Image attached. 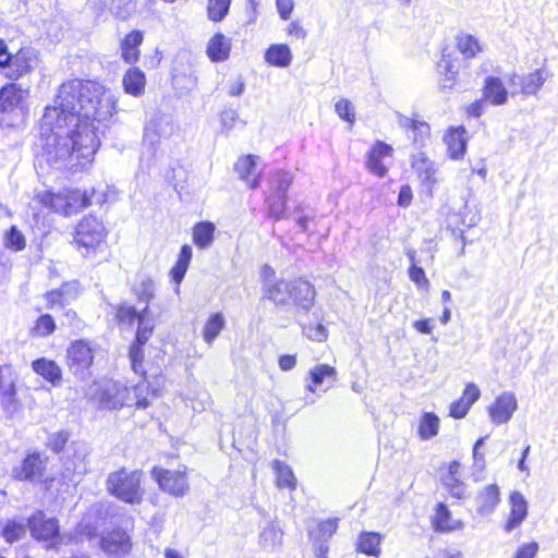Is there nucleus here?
I'll return each instance as SVG.
<instances>
[{
    "mask_svg": "<svg viewBox=\"0 0 558 558\" xmlns=\"http://www.w3.org/2000/svg\"><path fill=\"white\" fill-rule=\"evenodd\" d=\"M216 226L211 221L197 222L193 228V242L199 248L209 247L215 239Z\"/></svg>",
    "mask_w": 558,
    "mask_h": 558,
    "instance_id": "c756f323",
    "label": "nucleus"
},
{
    "mask_svg": "<svg viewBox=\"0 0 558 558\" xmlns=\"http://www.w3.org/2000/svg\"><path fill=\"white\" fill-rule=\"evenodd\" d=\"M238 118H239L238 112L233 109H225L220 113L221 124L227 130H230L233 128V124Z\"/></svg>",
    "mask_w": 558,
    "mask_h": 558,
    "instance_id": "69168bd1",
    "label": "nucleus"
},
{
    "mask_svg": "<svg viewBox=\"0 0 558 558\" xmlns=\"http://www.w3.org/2000/svg\"><path fill=\"white\" fill-rule=\"evenodd\" d=\"M230 40L221 33H216L207 45V56L213 62H221L229 58Z\"/></svg>",
    "mask_w": 558,
    "mask_h": 558,
    "instance_id": "bb28decb",
    "label": "nucleus"
},
{
    "mask_svg": "<svg viewBox=\"0 0 558 558\" xmlns=\"http://www.w3.org/2000/svg\"><path fill=\"white\" fill-rule=\"evenodd\" d=\"M303 333L315 341H324L327 338V330L322 324L303 326Z\"/></svg>",
    "mask_w": 558,
    "mask_h": 558,
    "instance_id": "13d9d810",
    "label": "nucleus"
},
{
    "mask_svg": "<svg viewBox=\"0 0 558 558\" xmlns=\"http://www.w3.org/2000/svg\"><path fill=\"white\" fill-rule=\"evenodd\" d=\"M141 483V471H128L122 468L109 473L106 486L111 496L125 504L137 505L142 502L144 494Z\"/></svg>",
    "mask_w": 558,
    "mask_h": 558,
    "instance_id": "f03ea898",
    "label": "nucleus"
},
{
    "mask_svg": "<svg viewBox=\"0 0 558 558\" xmlns=\"http://www.w3.org/2000/svg\"><path fill=\"white\" fill-rule=\"evenodd\" d=\"M265 61L277 68H287L291 64L292 52L286 44H272L265 51Z\"/></svg>",
    "mask_w": 558,
    "mask_h": 558,
    "instance_id": "cd10ccee",
    "label": "nucleus"
},
{
    "mask_svg": "<svg viewBox=\"0 0 558 558\" xmlns=\"http://www.w3.org/2000/svg\"><path fill=\"white\" fill-rule=\"evenodd\" d=\"M450 519V511L445 504L439 502L436 507V515L434 525L437 531H450L451 527L448 524Z\"/></svg>",
    "mask_w": 558,
    "mask_h": 558,
    "instance_id": "864d4df0",
    "label": "nucleus"
},
{
    "mask_svg": "<svg viewBox=\"0 0 558 558\" xmlns=\"http://www.w3.org/2000/svg\"><path fill=\"white\" fill-rule=\"evenodd\" d=\"M546 78L541 69L520 78L521 93L525 96L535 95L544 85Z\"/></svg>",
    "mask_w": 558,
    "mask_h": 558,
    "instance_id": "72a5a7b5",
    "label": "nucleus"
},
{
    "mask_svg": "<svg viewBox=\"0 0 558 558\" xmlns=\"http://www.w3.org/2000/svg\"><path fill=\"white\" fill-rule=\"evenodd\" d=\"M148 389V385L145 380L128 388V393L123 396L129 403H125L124 407H133L135 405L137 409H146L149 405V401L144 395Z\"/></svg>",
    "mask_w": 558,
    "mask_h": 558,
    "instance_id": "7c9ffc66",
    "label": "nucleus"
},
{
    "mask_svg": "<svg viewBox=\"0 0 558 558\" xmlns=\"http://www.w3.org/2000/svg\"><path fill=\"white\" fill-rule=\"evenodd\" d=\"M480 396L481 391L478 387L473 383H469L465 386L461 398H463L469 407H472L478 400Z\"/></svg>",
    "mask_w": 558,
    "mask_h": 558,
    "instance_id": "e2e57ef3",
    "label": "nucleus"
},
{
    "mask_svg": "<svg viewBox=\"0 0 558 558\" xmlns=\"http://www.w3.org/2000/svg\"><path fill=\"white\" fill-rule=\"evenodd\" d=\"M153 478L158 483L161 490L174 496L182 497L189 489V483L184 471L154 468Z\"/></svg>",
    "mask_w": 558,
    "mask_h": 558,
    "instance_id": "9d476101",
    "label": "nucleus"
},
{
    "mask_svg": "<svg viewBox=\"0 0 558 558\" xmlns=\"http://www.w3.org/2000/svg\"><path fill=\"white\" fill-rule=\"evenodd\" d=\"M413 194L409 185H402L398 194V205L400 207H408L411 204Z\"/></svg>",
    "mask_w": 558,
    "mask_h": 558,
    "instance_id": "774afa93",
    "label": "nucleus"
},
{
    "mask_svg": "<svg viewBox=\"0 0 558 558\" xmlns=\"http://www.w3.org/2000/svg\"><path fill=\"white\" fill-rule=\"evenodd\" d=\"M483 95L494 106H501L508 101V90L497 76L490 75L485 78Z\"/></svg>",
    "mask_w": 558,
    "mask_h": 558,
    "instance_id": "b1692460",
    "label": "nucleus"
},
{
    "mask_svg": "<svg viewBox=\"0 0 558 558\" xmlns=\"http://www.w3.org/2000/svg\"><path fill=\"white\" fill-rule=\"evenodd\" d=\"M4 244L9 250L20 252L25 248L26 240L16 226H11L5 232Z\"/></svg>",
    "mask_w": 558,
    "mask_h": 558,
    "instance_id": "de8ad7c7",
    "label": "nucleus"
},
{
    "mask_svg": "<svg viewBox=\"0 0 558 558\" xmlns=\"http://www.w3.org/2000/svg\"><path fill=\"white\" fill-rule=\"evenodd\" d=\"M438 72L444 75L441 82V88H452L456 84V76L458 75L457 66L446 56H442L441 60L437 64Z\"/></svg>",
    "mask_w": 558,
    "mask_h": 558,
    "instance_id": "58836bf2",
    "label": "nucleus"
},
{
    "mask_svg": "<svg viewBox=\"0 0 558 558\" xmlns=\"http://www.w3.org/2000/svg\"><path fill=\"white\" fill-rule=\"evenodd\" d=\"M276 8L282 20H289L294 8L293 0H276Z\"/></svg>",
    "mask_w": 558,
    "mask_h": 558,
    "instance_id": "0e129e2a",
    "label": "nucleus"
},
{
    "mask_svg": "<svg viewBox=\"0 0 558 558\" xmlns=\"http://www.w3.org/2000/svg\"><path fill=\"white\" fill-rule=\"evenodd\" d=\"M36 62L35 50L31 47H22L16 52L9 50L8 45L0 38V70L12 81L29 74Z\"/></svg>",
    "mask_w": 558,
    "mask_h": 558,
    "instance_id": "20e7f679",
    "label": "nucleus"
},
{
    "mask_svg": "<svg viewBox=\"0 0 558 558\" xmlns=\"http://www.w3.org/2000/svg\"><path fill=\"white\" fill-rule=\"evenodd\" d=\"M409 277L418 288H427L429 286L425 270L416 264H411L409 267Z\"/></svg>",
    "mask_w": 558,
    "mask_h": 558,
    "instance_id": "4d7b16f0",
    "label": "nucleus"
},
{
    "mask_svg": "<svg viewBox=\"0 0 558 558\" xmlns=\"http://www.w3.org/2000/svg\"><path fill=\"white\" fill-rule=\"evenodd\" d=\"M56 330V323L50 314L40 315L35 324L34 331L41 337H47Z\"/></svg>",
    "mask_w": 558,
    "mask_h": 558,
    "instance_id": "3c124183",
    "label": "nucleus"
},
{
    "mask_svg": "<svg viewBox=\"0 0 558 558\" xmlns=\"http://www.w3.org/2000/svg\"><path fill=\"white\" fill-rule=\"evenodd\" d=\"M25 90L16 83H8L0 88V112H12L22 102Z\"/></svg>",
    "mask_w": 558,
    "mask_h": 558,
    "instance_id": "5701e85b",
    "label": "nucleus"
},
{
    "mask_svg": "<svg viewBox=\"0 0 558 558\" xmlns=\"http://www.w3.org/2000/svg\"><path fill=\"white\" fill-rule=\"evenodd\" d=\"M290 290V302H292L296 306L298 314H307L310 310L313 307L316 296L314 286L310 281L300 278L292 280V287Z\"/></svg>",
    "mask_w": 558,
    "mask_h": 558,
    "instance_id": "ddd939ff",
    "label": "nucleus"
},
{
    "mask_svg": "<svg viewBox=\"0 0 558 558\" xmlns=\"http://www.w3.org/2000/svg\"><path fill=\"white\" fill-rule=\"evenodd\" d=\"M367 167L371 172L378 177H385L387 173V168L383 163V158H378L369 153L367 155Z\"/></svg>",
    "mask_w": 558,
    "mask_h": 558,
    "instance_id": "052dcab7",
    "label": "nucleus"
},
{
    "mask_svg": "<svg viewBox=\"0 0 558 558\" xmlns=\"http://www.w3.org/2000/svg\"><path fill=\"white\" fill-rule=\"evenodd\" d=\"M27 526L35 539L49 543L48 548L60 543V525L56 517L48 518L43 510H37L28 518Z\"/></svg>",
    "mask_w": 558,
    "mask_h": 558,
    "instance_id": "6e6552de",
    "label": "nucleus"
},
{
    "mask_svg": "<svg viewBox=\"0 0 558 558\" xmlns=\"http://www.w3.org/2000/svg\"><path fill=\"white\" fill-rule=\"evenodd\" d=\"M439 417L433 412H424L420 420L418 435L423 440H429L438 434Z\"/></svg>",
    "mask_w": 558,
    "mask_h": 558,
    "instance_id": "2f4dec72",
    "label": "nucleus"
},
{
    "mask_svg": "<svg viewBox=\"0 0 558 558\" xmlns=\"http://www.w3.org/2000/svg\"><path fill=\"white\" fill-rule=\"evenodd\" d=\"M231 0H208L207 15L213 22L222 21L229 13Z\"/></svg>",
    "mask_w": 558,
    "mask_h": 558,
    "instance_id": "c03bdc74",
    "label": "nucleus"
},
{
    "mask_svg": "<svg viewBox=\"0 0 558 558\" xmlns=\"http://www.w3.org/2000/svg\"><path fill=\"white\" fill-rule=\"evenodd\" d=\"M442 483L447 487L451 497L457 499L465 497V484L458 477L444 476Z\"/></svg>",
    "mask_w": 558,
    "mask_h": 558,
    "instance_id": "603ef678",
    "label": "nucleus"
},
{
    "mask_svg": "<svg viewBox=\"0 0 558 558\" xmlns=\"http://www.w3.org/2000/svg\"><path fill=\"white\" fill-rule=\"evenodd\" d=\"M293 182V175L283 170L275 171L268 178L265 191V205L268 217L275 220L284 218L288 202V190Z\"/></svg>",
    "mask_w": 558,
    "mask_h": 558,
    "instance_id": "7ed1b4c3",
    "label": "nucleus"
},
{
    "mask_svg": "<svg viewBox=\"0 0 558 558\" xmlns=\"http://www.w3.org/2000/svg\"><path fill=\"white\" fill-rule=\"evenodd\" d=\"M128 393V387L119 381L104 383L96 393V399L100 409L117 410L129 403L123 396Z\"/></svg>",
    "mask_w": 558,
    "mask_h": 558,
    "instance_id": "9b49d317",
    "label": "nucleus"
},
{
    "mask_svg": "<svg viewBox=\"0 0 558 558\" xmlns=\"http://www.w3.org/2000/svg\"><path fill=\"white\" fill-rule=\"evenodd\" d=\"M133 292L138 302H143L145 305L149 306V302L155 298L156 284L151 278L145 277L138 284L134 286Z\"/></svg>",
    "mask_w": 558,
    "mask_h": 558,
    "instance_id": "79ce46f5",
    "label": "nucleus"
},
{
    "mask_svg": "<svg viewBox=\"0 0 558 558\" xmlns=\"http://www.w3.org/2000/svg\"><path fill=\"white\" fill-rule=\"evenodd\" d=\"M466 130L464 126L450 128L445 135L448 155L452 159H460L466 151Z\"/></svg>",
    "mask_w": 558,
    "mask_h": 558,
    "instance_id": "aec40b11",
    "label": "nucleus"
},
{
    "mask_svg": "<svg viewBox=\"0 0 558 558\" xmlns=\"http://www.w3.org/2000/svg\"><path fill=\"white\" fill-rule=\"evenodd\" d=\"M411 163L423 184L430 189L437 182L435 162L430 161L423 153L414 155Z\"/></svg>",
    "mask_w": 558,
    "mask_h": 558,
    "instance_id": "393cba45",
    "label": "nucleus"
},
{
    "mask_svg": "<svg viewBox=\"0 0 558 558\" xmlns=\"http://www.w3.org/2000/svg\"><path fill=\"white\" fill-rule=\"evenodd\" d=\"M106 238V229L101 220L93 215L85 216L76 226L74 241L86 253L95 251Z\"/></svg>",
    "mask_w": 558,
    "mask_h": 558,
    "instance_id": "0eeeda50",
    "label": "nucleus"
},
{
    "mask_svg": "<svg viewBox=\"0 0 558 558\" xmlns=\"http://www.w3.org/2000/svg\"><path fill=\"white\" fill-rule=\"evenodd\" d=\"M500 502V489L497 484H489L475 497L476 511L480 515L492 514Z\"/></svg>",
    "mask_w": 558,
    "mask_h": 558,
    "instance_id": "a211bd4d",
    "label": "nucleus"
},
{
    "mask_svg": "<svg viewBox=\"0 0 558 558\" xmlns=\"http://www.w3.org/2000/svg\"><path fill=\"white\" fill-rule=\"evenodd\" d=\"M257 159L258 157L255 155H246L240 157L234 163V171L251 189H256L259 185V178L255 175Z\"/></svg>",
    "mask_w": 558,
    "mask_h": 558,
    "instance_id": "412c9836",
    "label": "nucleus"
},
{
    "mask_svg": "<svg viewBox=\"0 0 558 558\" xmlns=\"http://www.w3.org/2000/svg\"><path fill=\"white\" fill-rule=\"evenodd\" d=\"M275 469L277 472V484L283 488H295V477L289 465L278 460L275 461Z\"/></svg>",
    "mask_w": 558,
    "mask_h": 558,
    "instance_id": "49530a36",
    "label": "nucleus"
},
{
    "mask_svg": "<svg viewBox=\"0 0 558 558\" xmlns=\"http://www.w3.org/2000/svg\"><path fill=\"white\" fill-rule=\"evenodd\" d=\"M335 109L337 114L347 122H353L355 120L354 107L348 99H340L336 102Z\"/></svg>",
    "mask_w": 558,
    "mask_h": 558,
    "instance_id": "5fc2aeb1",
    "label": "nucleus"
},
{
    "mask_svg": "<svg viewBox=\"0 0 558 558\" xmlns=\"http://www.w3.org/2000/svg\"><path fill=\"white\" fill-rule=\"evenodd\" d=\"M33 371L54 387L61 385L62 371L53 361L47 357H38L32 362Z\"/></svg>",
    "mask_w": 558,
    "mask_h": 558,
    "instance_id": "6ab92c4d",
    "label": "nucleus"
},
{
    "mask_svg": "<svg viewBox=\"0 0 558 558\" xmlns=\"http://www.w3.org/2000/svg\"><path fill=\"white\" fill-rule=\"evenodd\" d=\"M291 287L292 281L266 278L263 281V296L274 302L276 305H287L290 303L291 299Z\"/></svg>",
    "mask_w": 558,
    "mask_h": 558,
    "instance_id": "dca6fc26",
    "label": "nucleus"
},
{
    "mask_svg": "<svg viewBox=\"0 0 558 558\" xmlns=\"http://www.w3.org/2000/svg\"><path fill=\"white\" fill-rule=\"evenodd\" d=\"M15 375L9 366H0V397L7 412H15L17 409Z\"/></svg>",
    "mask_w": 558,
    "mask_h": 558,
    "instance_id": "2eb2a0df",
    "label": "nucleus"
},
{
    "mask_svg": "<svg viewBox=\"0 0 558 558\" xmlns=\"http://www.w3.org/2000/svg\"><path fill=\"white\" fill-rule=\"evenodd\" d=\"M49 463V458L46 453L37 450L29 449L25 452L24 457L12 466L10 476L14 481L37 484L43 481Z\"/></svg>",
    "mask_w": 558,
    "mask_h": 558,
    "instance_id": "39448f33",
    "label": "nucleus"
},
{
    "mask_svg": "<svg viewBox=\"0 0 558 558\" xmlns=\"http://www.w3.org/2000/svg\"><path fill=\"white\" fill-rule=\"evenodd\" d=\"M144 315V308L138 311L135 306L122 303L117 307L116 317L121 324L133 325L135 322H140Z\"/></svg>",
    "mask_w": 558,
    "mask_h": 558,
    "instance_id": "a19ab883",
    "label": "nucleus"
},
{
    "mask_svg": "<svg viewBox=\"0 0 558 558\" xmlns=\"http://www.w3.org/2000/svg\"><path fill=\"white\" fill-rule=\"evenodd\" d=\"M155 329V325L149 318V306H144V315L137 323V330L135 333L134 342L145 345L148 339L151 337Z\"/></svg>",
    "mask_w": 558,
    "mask_h": 558,
    "instance_id": "4c0bfd02",
    "label": "nucleus"
},
{
    "mask_svg": "<svg viewBox=\"0 0 558 558\" xmlns=\"http://www.w3.org/2000/svg\"><path fill=\"white\" fill-rule=\"evenodd\" d=\"M539 551V544L535 541L518 546L512 558H535Z\"/></svg>",
    "mask_w": 558,
    "mask_h": 558,
    "instance_id": "6e6d98bb",
    "label": "nucleus"
},
{
    "mask_svg": "<svg viewBox=\"0 0 558 558\" xmlns=\"http://www.w3.org/2000/svg\"><path fill=\"white\" fill-rule=\"evenodd\" d=\"M391 153H392V147L381 141H377L373 145L372 149L369 150V154H372L378 158H384L386 156H389Z\"/></svg>",
    "mask_w": 558,
    "mask_h": 558,
    "instance_id": "338daca9",
    "label": "nucleus"
},
{
    "mask_svg": "<svg viewBox=\"0 0 558 558\" xmlns=\"http://www.w3.org/2000/svg\"><path fill=\"white\" fill-rule=\"evenodd\" d=\"M471 407L463 400V398H460L456 401H453L450 405V416L453 418H463Z\"/></svg>",
    "mask_w": 558,
    "mask_h": 558,
    "instance_id": "680f3d73",
    "label": "nucleus"
},
{
    "mask_svg": "<svg viewBox=\"0 0 558 558\" xmlns=\"http://www.w3.org/2000/svg\"><path fill=\"white\" fill-rule=\"evenodd\" d=\"M144 34L142 31L134 29L130 32L121 41V56L122 59L129 63L134 64L140 59V46L143 44Z\"/></svg>",
    "mask_w": 558,
    "mask_h": 558,
    "instance_id": "4be33fe9",
    "label": "nucleus"
},
{
    "mask_svg": "<svg viewBox=\"0 0 558 558\" xmlns=\"http://www.w3.org/2000/svg\"><path fill=\"white\" fill-rule=\"evenodd\" d=\"M311 383L306 385V391L315 393L317 387L322 386L325 380L335 381L337 377V371L335 367L327 364H318L310 369Z\"/></svg>",
    "mask_w": 558,
    "mask_h": 558,
    "instance_id": "c85d7f7f",
    "label": "nucleus"
},
{
    "mask_svg": "<svg viewBox=\"0 0 558 558\" xmlns=\"http://www.w3.org/2000/svg\"><path fill=\"white\" fill-rule=\"evenodd\" d=\"M379 543L380 536L378 533L364 532L359 537L357 549L368 556H376L379 553Z\"/></svg>",
    "mask_w": 558,
    "mask_h": 558,
    "instance_id": "ea45409f",
    "label": "nucleus"
},
{
    "mask_svg": "<svg viewBox=\"0 0 558 558\" xmlns=\"http://www.w3.org/2000/svg\"><path fill=\"white\" fill-rule=\"evenodd\" d=\"M518 409V400L513 392L506 391L499 395L488 408L490 421L495 425L508 423Z\"/></svg>",
    "mask_w": 558,
    "mask_h": 558,
    "instance_id": "f8f14e48",
    "label": "nucleus"
},
{
    "mask_svg": "<svg viewBox=\"0 0 558 558\" xmlns=\"http://www.w3.org/2000/svg\"><path fill=\"white\" fill-rule=\"evenodd\" d=\"M74 445V453H73V460L68 461L66 470L72 471L76 474H85L87 472V463L86 458L88 456L87 448L84 444H73Z\"/></svg>",
    "mask_w": 558,
    "mask_h": 558,
    "instance_id": "f704fd0d",
    "label": "nucleus"
},
{
    "mask_svg": "<svg viewBox=\"0 0 558 558\" xmlns=\"http://www.w3.org/2000/svg\"><path fill=\"white\" fill-rule=\"evenodd\" d=\"M70 438V433L68 430H58L53 433H49L46 439V447L50 449L54 453H60L65 445L68 444Z\"/></svg>",
    "mask_w": 558,
    "mask_h": 558,
    "instance_id": "09e8293b",
    "label": "nucleus"
},
{
    "mask_svg": "<svg viewBox=\"0 0 558 558\" xmlns=\"http://www.w3.org/2000/svg\"><path fill=\"white\" fill-rule=\"evenodd\" d=\"M70 372L81 380L89 377V368L94 361L92 348L84 340L74 341L66 351Z\"/></svg>",
    "mask_w": 558,
    "mask_h": 558,
    "instance_id": "1a4fd4ad",
    "label": "nucleus"
},
{
    "mask_svg": "<svg viewBox=\"0 0 558 558\" xmlns=\"http://www.w3.org/2000/svg\"><path fill=\"white\" fill-rule=\"evenodd\" d=\"M337 520H326L318 524V537L323 542H327L337 530Z\"/></svg>",
    "mask_w": 558,
    "mask_h": 558,
    "instance_id": "bf43d9fd",
    "label": "nucleus"
},
{
    "mask_svg": "<svg viewBox=\"0 0 558 558\" xmlns=\"http://www.w3.org/2000/svg\"><path fill=\"white\" fill-rule=\"evenodd\" d=\"M456 40L459 51L468 59L474 58L482 49L477 38L473 35L459 33Z\"/></svg>",
    "mask_w": 558,
    "mask_h": 558,
    "instance_id": "e433bc0d",
    "label": "nucleus"
},
{
    "mask_svg": "<svg viewBox=\"0 0 558 558\" xmlns=\"http://www.w3.org/2000/svg\"><path fill=\"white\" fill-rule=\"evenodd\" d=\"M282 532L274 523H267L259 534V544L266 550H275L281 543Z\"/></svg>",
    "mask_w": 558,
    "mask_h": 558,
    "instance_id": "c9c22d12",
    "label": "nucleus"
},
{
    "mask_svg": "<svg viewBox=\"0 0 558 558\" xmlns=\"http://www.w3.org/2000/svg\"><path fill=\"white\" fill-rule=\"evenodd\" d=\"M411 132L413 144L417 147H423L429 138L430 128L425 121L417 120Z\"/></svg>",
    "mask_w": 558,
    "mask_h": 558,
    "instance_id": "8fccbe9b",
    "label": "nucleus"
},
{
    "mask_svg": "<svg viewBox=\"0 0 558 558\" xmlns=\"http://www.w3.org/2000/svg\"><path fill=\"white\" fill-rule=\"evenodd\" d=\"M25 532L26 526L16 520H8L1 529L2 537L10 544L21 539Z\"/></svg>",
    "mask_w": 558,
    "mask_h": 558,
    "instance_id": "37998d69",
    "label": "nucleus"
},
{
    "mask_svg": "<svg viewBox=\"0 0 558 558\" xmlns=\"http://www.w3.org/2000/svg\"><path fill=\"white\" fill-rule=\"evenodd\" d=\"M117 100L94 81L63 83L54 105L47 106L33 150L38 167L56 170L77 168L89 161L99 145V134L114 117Z\"/></svg>",
    "mask_w": 558,
    "mask_h": 558,
    "instance_id": "f257e3e1",
    "label": "nucleus"
},
{
    "mask_svg": "<svg viewBox=\"0 0 558 558\" xmlns=\"http://www.w3.org/2000/svg\"><path fill=\"white\" fill-rule=\"evenodd\" d=\"M123 89L133 97H140L145 92L146 75L137 66L130 68L122 80Z\"/></svg>",
    "mask_w": 558,
    "mask_h": 558,
    "instance_id": "a878e982",
    "label": "nucleus"
},
{
    "mask_svg": "<svg viewBox=\"0 0 558 558\" xmlns=\"http://www.w3.org/2000/svg\"><path fill=\"white\" fill-rule=\"evenodd\" d=\"M225 326L226 320L221 313L211 314L203 329V337L205 342L211 345V343L218 337V335L221 332Z\"/></svg>",
    "mask_w": 558,
    "mask_h": 558,
    "instance_id": "473e14b6",
    "label": "nucleus"
},
{
    "mask_svg": "<svg viewBox=\"0 0 558 558\" xmlns=\"http://www.w3.org/2000/svg\"><path fill=\"white\" fill-rule=\"evenodd\" d=\"M144 347L133 341L129 349V357L133 372L145 379L146 372L143 366Z\"/></svg>",
    "mask_w": 558,
    "mask_h": 558,
    "instance_id": "a18cd8bd",
    "label": "nucleus"
},
{
    "mask_svg": "<svg viewBox=\"0 0 558 558\" xmlns=\"http://www.w3.org/2000/svg\"><path fill=\"white\" fill-rule=\"evenodd\" d=\"M509 504L510 513L504 524V531L506 533H511L513 530L518 529L529 514V504L522 493L518 490L512 492L509 497Z\"/></svg>",
    "mask_w": 558,
    "mask_h": 558,
    "instance_id": "4468645a",
    "label": "nucleus"
},
{
    "mask_svg": "<svg viewBox=\"0 0 558 558\" xmlns=\"http://www.w3.org/2000/svg\"><path fill=\"white\" fill-rule=\"evenodd\" d=\"M37 198L44 206L64 216H69L78 209L92 205V199L88 197L87 193H82L78 190L71 192L68 196L45 191L39 193Z\"/></svg>",
    "mask_w": 558,
    "mask_h": 558,
    "instance_id": "423d86ee",
    "label": "nucleus"
},
{
    "mask_svg": "<svg viewBox=\"0 0 558 558\" xmlns=\"http://www.w3.org/2000/svg\"><path fill=\"white\" fill-rule=\"evenodd\" d=\"M131 546L130 536L122 529L109 531L100 538L101 549L109 555L128 554Z\"/></svg>",
    "mask_w": 558,
    "mask_h": 558,
    "instance_id": "f3484780",
    "label": "nucleus"
}]
</instances>
